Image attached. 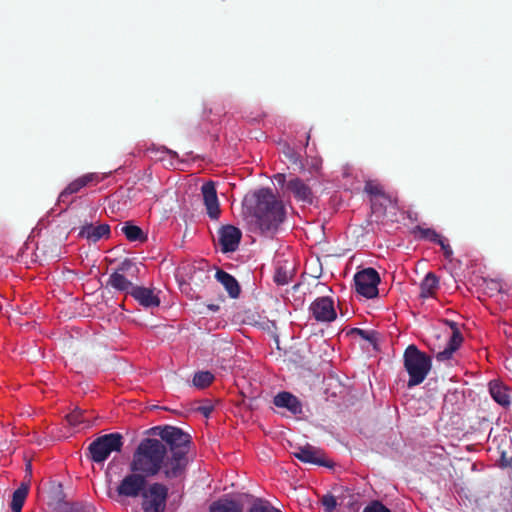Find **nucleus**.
Wrapping results in <instances>:
<instances>
[{"label":"nucleus","mask_w":512,"mask_h":512,"mask_svg":"<svg viewBox=\"0 0 512 512\" xmlns=\"http://www.w3.org/2000/svg\"><path fill=\"white\" fill-rule=\"evenodd\" d=\"M150 431L160 437V441L166 445L167 463L166 472L170 476H180L185 479L189 465V452L192 446V437L181 428L165 425L156 426Z\"/></svg>","instance_id":"obj_1"},{"label":"nucleus","mask_w":512,"mask_h":512,"mask_svg":"<svg viewBox=\"0 0 512 512\" xmlns=\"http://www.w3.org/2000/svg\"><path fill=\"white\" fill-rule=\"evenodd\" d=\"M250 204L255 223L261 234L273 236L286 217L284 204L273 194L270 188H261L245 197Z\"/></svg>","instance_id":"obj_2"},{"label":"nucleus","mask_w":512,"mask_h":512,"mask_svg":"<svg viewBox=\"0 0 512 512\" xmlns=\"http://www.w3.org/2000/svg\"><path fill=\"white\" fill-rule=\"evenodd\" d=\"M167 459L166 445L162 441L156 438H144L133 453L130 471L141 472L149 478L161 473L167 481H183L180 476L168 475Z\"/></svg>","instance_id":"obj_3"},{"label":"nucleus","mask_w":512,"mask_h":512,"mask_svg":"<svg viewBox=\"0 0 512 512\" xmlns=\"http://www.w3.org/2000/svg\"><path fill=\"white\" fill-rule=\"evenodd\" d=\"M403 366L408 373L407 387L420 385L432 368V359L414 344L409 345L403 354Z\"/></svg>","instance_id":"obj_4"},{"label":"nucleus","mask_w":512,"mask_h":512,"mask_svg":"<svg viewBox=\"0 0 512 512\" xmlns=\"http://www.w3.org/2000/svg\"><path fill=\"white\" fill-rule=\"evenodd\" d=\"M124 442L118 432L104 434L93 440L87 448V457L95 463H103L113 453L122 451Z\"/></svg>","instance_id":"obj_5"},{"label":"nucleus","mask_w":512,"mask_h":512,"mask_svg":"<svg viewBox=\"0 0 512 512\" xmlns=\"http://www.w3.org/2000/svg\"><path fill=\"white\" fill-rule=\"evenodd\" d=\"M356 292L361 296L372 299L378 296L380 276L374 268H366L354 276Z\"/></svg>","instance_id":"obj_6"},{"label":"nucleus","mask_w":512,"mask_h":512,"mask_svg":"<svg viewBox=\"0 0 512 512\" xmlns=\"http://www.w3.org/2000/svg\"><path fill=\"white\" fill-rule=\"evenodd\" d=\"M144 512H164L168 497V488L161 483H153L142 493Z\"/></svg>","instance_id":"obj_7"},{"label":"nucleus","mask_w":512,"mask_h":512,"mask_svg":"<svg viewBox=\"0 0 512 512\" xmlns=\"http://www.w3.org/2000/svg\"><path fill=\"white\" fill-rule=\"evenodd\" d=\"M148 476L141 472H131L126 475L117 487V492L120 496L136 498L145 490Z\"/></svg>","instance_id":"obj_8"},{"label":"nucleus","mask_w":512,"mask_h":512,"mask_svg":"<svg viewBox=\"0 0 512 512\" xmlns=\"http://www.w3.org/2000/svg\"><path fill=\"white\" fill-rule=\"evenodd\" d=\"M309 311L318 322H332L337 317L333 299L327 296L316 298L310 304Z\"/></svg>","instance_id":"obj_9"},{"label":"nucleus","mask_w":512,"mask_h":512,"mask_svg":"<svg viewBox=\"0 0 512 512\" xmlns=\"http://www.w3.org/2000/svg\"><path fill=\"white\" fill-rule=\"evenodd\" d=\"M242 232L233 225H225L218 231V241L223 253L234 252L238 249Z\"/></svg>","instance_id":"obj_10"},{"label":"nucleus","mask_w":512,"mask_h":512,"mask_svg":"<svg viewBox=\"0 0 512 512\" xmlns=\"http://www.w3.org/2000/svg\"><path fill=\"white\" fill-rule=\"evenodd\" d=\"M203 203L206 207L207 215L212 220H218L220 217V204L217 196V190L213 181H207L201 186Z\"/></svg>","instance_id":"obj_11"},{"label":"nucleus","mask_w":512,"mask_h":512,"mask_svg":"<svg viewBox=\"0 0 512 512\" xmlns=\"http://www.w3.org/2000/svg\"><path fill=\"white\" fill-rule=\"evenodd\" d=\"M286 189L293 195L298 202L305 204L313 203V192L311 187L298 177L291 178L286 183Z\"/></svg>","instance_id":"obj_12"},{"label":"nucleus","mask_w":512,"mask_h":512,"mask_svg":"<svg viewBox=\"0 0 512 512\" xmlns=\"http://www.w3.org/2000/svg\"><path fill=\"white\" fill-rule=\"evenodd\" d=\"M295 458L299 461L314 465L327 466L330 465L324 460V453L322 450L310 445L306 444L305 446H300L293 452Z\"/></svg>","instance_id":"obj_13"},{"label":"nucleus","mask_w":512,"mask_h":512,"mask_svg":"<svg viewBox=\"0 0 512 512\" xmlns=\"http://www.w3.org/2000/svg\"><path fill=\"white\" fill-rule=\"evenodd\" d=\"M100 178L96 173H87L78 177L71 183L67 185V187L60 193L58 201L61 203H65L68 196L79 192L82 188L86 187L92 182H99Z\"/></svg>","instance_id":"obj_14"},{"label":"nucleus","mask_w":512,"mask_h":512,"mask_svg":"<svg viewBox=\"0 0 512 512\" xmlns=\"http://www.w3.org/2000/svg\"><path fill=\"white\" fill-rule=\"evenodd\" d=\"M141 306L145 308H155L160 305V298L154 294L153 289L137 286L135 285L134 289L130 294Z\"/></svg>","instance_id":"obj_15"},{"label":"nucleus","mask_w":512,"mask_h":512,"mask_svg":"<svg viewBox=\"0 0 512 512\" xmlns=\"http://www.w3.org/2000/svg\"><path fill=\"white\" fill-rule=\"evenodd\" d=\"M110 233V226L108 224H100L97 226L86 224L81 227L79 235L95 243L103 238H109Z\"/></svg>","instance_id":"obj_16"},{"label":"nucleus","mask_w":512,"mask_h":512,"mask_svg":"<svg viewBox=\"0 0 512 512\" xmlns=\"http://www.w3.org/2000/svg\"><path fill=\"white\" fill-rule=\"evenodd\" d=\"M273 403L277 407L286 408L294 415L302 413V405L300 401L290 392L284 391L278 393L274 397Z\"/></svg>","instance_id":"obj_17"},{"label":"nucleus","mask_w":512,"mask_h":512,"mask_svg":"<svg viewBox=\"0 0 512 512\" xmlns=\"http://www.w3.org/2000/svg\"><path fill=\"white\" fill-rule=\"evenodd\" d=\"M216 280L221 283L231 298H237L240 294V286L234 276L224 270H217L215 274Z\"/></svg>","instance_id":"obj_18"},{"label":"nucleus","mask_w":512,"mask_h":512,"mask_svg":"<svg viewBox=\"0 0 512 512\" xmlns=\"http://www.w3.org/2000/svg\"><path fill=\"white\" fill-rule=\"evenodd\" d=\"M107 286L118 292H124L129 295L135 287V285L130 280H128L125 275H122V273L118 272H112L109 275Z\"/></svg>","instance_id":"obj_19"},{"label":"nucleus","mask_w":512,"mask_h":512,"mask_svg":"<svg viewBox=\"0 0 512 512\" xmlns=\"http://www.w3.org/2000/svg\"><path fill=\"white\" fill-rule=\"evenodd\" d=\"M364 191L371 196L372 209H376L379 200L391 202V197L386 194L383 187L373 181H367L364 186Z\"/></svg>","instance_id":"obj_20"},{"label":"nucleus","mask_w":512,"mask_h":512,"mask_svg":"<svg viewBox=\"0 0 512 512\" xmlns=\"http://www.w3.org/2000/svg\"><path fill=\"white\" fill-rule=\"evenodd\" d=\"M439 289V278L435 273L429 272L420 283V297L423 299L434 297Z\"/></svg>","instance_id":"obj_21"},{"label":"nucleus","mask_w":512,"mask_h":512,"mask_svg":"<svg viewBox=\"0 0 512 512\" xmlns=\"http://www.w3.org/2000/svg\"><path fill=\"white\" fill-rule=\"evenodd\" d=\"M29 480L23 481L21 485L13 492L12 501L10 504L11 510L13 512H21L22 507L25 503L27 495L29 493Z\"/></svg>","instance_id":"obj_22"},{"label":"nucleus","mask_w":512,"mask_h":512,"mask_svg":"<svg viewBox=\"0 0 512 512\" xmlns=\"http://www.w3.org/2000/svg\"><path fill=\"white\" fill-rule=\"evenodd\" d=\"M489 392L491 397L501 406L506 407L510 404V396L504 385L497 382H490Z\"/></svg>","instance_id":"obj_23"},{"label":"nucleus","mask_w":512,"mask_h":512,"mask_svg":"<svg viewBox=\"0 0 512 512\" xmlns=\"http://www.w3.org/2000/svg\"><path fill=\"white\" fill-rule=\"evenodd\" d=\"M209 512H242V508L236 501L225 499L213 502Z\"/></svg>","instance_id":"obj_24"},{"label":"nucleus","mask_w":512,"mask_h":512,"mask_svg":"<svg viewBox=\"0 0 512 512\" xmlns=\"http://www.w3.org/2000/svg\"><path fill=\"white\" fill-rule=\"evenodd\" d=\"M412 234L416 239L419 240H427L433 243H436L437 241H440V234H438L434 229L432 228H424L420 225H417L413 228Z\"/></svg>","instance_id":"obj_25"},{"label":"nucleus","mask_w":512,"mask_h":512,"mask_svg":"<svg viewBox=\"0 0 512 512\" xmlns=\"http://www.w3.org/2000/svg\"><path fill=\"white\" fill-rule=\"evenodd\" d=\"M122 232L129 241H144L146 239L142 229L133 224L126 223L122 227Z\"/></svg>","instance_id":"obj_26"},{"label":"nucleus","mask_w":512,"mask_h":512,"mask_svg":"<svg viewBox=\"0 0 512 512\" xmlns=\"http://www.w3.org/2000/svg\"><path fill=\"white\" fill-rule=\"evenodd\" d=\"M214 380V375L209 371H200L195 373L193 377V385L203 389L208 387Z\"/></svg>","instance_id":"obj_27"},{"label":"nucleus","mask_w":512,"mask_h":512,"mask_svg":"<svg viewBox=\"0 0 512 512\" xmlns=\"http://www.w3.org/2000/svg\"><path fill=\"white\" fill-rule=\"evenodd\" d=\"M451 327L453 332L446 346L449 347L450 350L456 351L463 342V336L459 329L456 327L455 323H452Z\"/></svg>","instance_id":"obj_28"},{"label":"nucleus","mask_w":512,"mask_h":512,"mask_svg":"<svg viewBox=\"0 0 512 512\" xmlns=\"http://www.w3.org/2000/svg\"><path fill=\"white\" fill-rule=\"evenodd\" d=\"M113 272L122 273V275H125L126 273H131L133 275L135 272H138V268L131 259L126 258L118 265V267Z\"/></svg>","instance_id":"obj_29"},{"label":"nucleus","mask_w":512,"mask_h":512,"mask_svg":"<svg viewBox=\"0 0 512 512\" xmlns=\"http://www.w3.org/2000/svg\"><path fill=\"white\" fill-rule=\"evenodd\" d=\"M291 278V274L284 269L283 267L277 268L275 275H274V281L278 285H286L289 283Z\"/></svg>","instance_id":"obj_30"},{"label":"nucleus","mask_w":512,"mask_h":512,"mask_svg":"<svg viewBox=\"0 0 512 512\" xmlns=\"http://www.w3.org/2000/svg\"><path fill=\"white\" fill-rule=\"evenodd\" d=\"M321 504L326 512H333L337 506V501L334 495L326 494L321 498Z\"/></svg>","instance_id":"obj_31"},{"label":"nucleus","mask_w":512,"mask_h":512,"mask_svg":"<svg viewBox=\"0 0 512 512\" xmlns=\"http://www.w3.org/2000/svg\"><path fill=\"white\" fill-rule=\"evenodd\" d=\"M67 421L72 426H78L86 421L81 411H73L66 416Z\"/></svg>","instance_id":"obj_32"},{"label":"nucleus","mask_w":512,"mask_h":512,"mask_svg":"<svg viewBox=\"0 0 512 512\" xmlns=\"http://www.w3.org/2000/svg\"><path fill=\"white\" fill-rule=\"evenodd\" d=\"M363 512H391L385 505H383L379 501H373L369 505H367Z\"/></svg>","instance_id":"obj_33"},{"label":"nucleus","mask_w":512,"mask_h":512,"mask_svg":"<svg viewBox=\"0 0 512 512\" xmlns=\"http://www.w3.org/2000/svg\"><path fill=\"white\" fill-rule=\"evenodd\" d=\"M352 333H355V334L359 335L362 339L367 340L369 342H373L374 339H375V333L374 332L366 331V330H363V329H360V328L352 329Z\"/></svg>","instance_id":"obj_34"},{"label":"nucleus","mask_w":512,"mask_h":512,"mask_svg":"<svg viewBox=\"0 0 512 512\" xmlns=\"http://www.w3.org/2000/svg\"><path fill=\"white\" fill-rule=\"evenodd\" d=\"M436 244L440 245L445 258H450L452 256V248L442 236H440V241H437Z\"/></svg>","instance_id":"obj_35"},{"label":"nucleus","mask_w":512,"mask_h":512,"mask_svg":"<svg viewBox=\"0 0 512 512\" xmlns=\"http://www.w3.org/2000/svg\"><path fill=\"white\" fill-rule=\"evenodd\" d=\"M454 352H455L454 350H450V348L446 346V347L444 348V350H442V351H440L439 353H437V355H436V359H437L438 361H446V360H449V359H451V357H452V355H453V353H454Z\"/></svg>","instance_id":"obj_36"},{"label":"nucleus","mask_w":512,"mask_h":512,"mask_svg":"<svg viewBox=\"0 0 512 512\" xmlns=\"http://www.w3.org/2000/svg\"><path fill=\"white\" fill-rule=\"evenodd\" d=\"M249 512H281L280 510L267 506H253Z\"/></svg>","instance_id":"obj_37"},{"label":"nucleus","mask_w":512,"mask_h":512,"mask_svg":"<svg viewBox=\"0 0 512 512\" xmlns=\"http://www.w3.org/2000/svg\"><path fill=\"white\" fill-rule=\"evenodd\" d=\"M287 157L290 159V161L292 163L299 164L300 168H302V164H301V161H300V156L295 151L289 149V152L287 153Z\"/></svg>","instance_id":"obj_38"},{"label":"nucleus","mask_w":512,"mask_h":512,"mask_svg":"<svg viewBox=\"0 0 512 512\" xmlns=\"http://www.w3.org/2000/svg\"><path fill=\"white\" fill-rule=\"evenodd\" d=\"M393 203V199L391 198V202H385L383 200H379L378 201V205H377V208L376 209H373L374 212H378L380 210H382L383 213H385V210L387 208V205L389 204H392Z\"/></svg>","instance_id":"obj_39"},{"label":"nucleus","mask_w":512,"mask_h":512,"mask_svg":"<svg viewBox=\"0 0 512 512\" xmlns=\"http://www.w3.org/2000/svg\"><path fill=\"white\" fill-rule=\"evenodd\" d=\"M198 411L201 414H203L205 417H209V415L213 411V406H211V405L201 406V407L198 408Z\"/></svg>","instance_id":"obj_40"},{"label":"nucleus","mask_w":512,"mask_h":512,"mask_svg":"<svg viewBox=\"0 0 512 512\" xmlns=\"http://www.w3.org/2000/svg\"><path fill=\"white\" fill-rule=\"evenodd\" d=\"M26 473L27 474H26L25 478H27V480L30 481V478H31V475H32V464H31V462H28L26 464Z\"/></svg>","instance_id":"obj_41"},{"label":"nucleus","mask_w":512,"mask_h":512,"mask_svg":"<svg viewBox=\"0 0 512 512\" xmlns=\"http://www.w3.org/2000/svg\"><path fill=\"white\" fill-rule=\"evenodd\" d=\"M321 166V160L320 159H315L312 163V168L317 171Z\"/></svg>","instance_id":"obj_42"},{"label":"nucleus","mask_w":512,"mask_h":512,"mask_svg":"<svg viewBox=\"0 0 512 512\" xmlns=\"http://www.w3.org/2000/svg\"><path fill=\"white\" fill-rule=\"evenodd\" d=\"M276 179H277L279 184H284L285 183V175L284 174H278L276 176Z\"/></svg>","instance_id":"obj_43"},{"label":"nucleus","mask_w":512,"mask_h":512,"mask_svg":"<svg viewBox=\"0 0 512 512\" xmlns=\"http://www.w3.org/2000/svg\"><path fill=\"white\" fill-rule=\"evenodd\" d=\"M209 309L212 310V311H218L219 310V306L218 305H209Z\"/></svg>","instance_id":"obj_44"},{"label":"nucleus","mask_w":512,"mask_h":512,"mask_svg":"<svg viewBox=\"0 0 512 512\" xmlns=\"http://www.w3.org/2000/svg\"><path fill=\"white\" fill-rule=\"evenodd\" d=\"M309 140H310V132H308L306 135V144H305L306 146L308 145Z\"/></svg>","instance_id":"obj_45"},{"label":"nucleus","mask_w":512,"mask_h":512,"mask_svg":"<svg viewBox=\"0 0 512 512\" xmlns=\"http://www.w3.org/2000/svg\"><path fill=\"white\" fill-rule=\"evenodd\" d=\"M168 153L171 154L172 156H176L177 155L176 152H173V151H170V150L168 151Z\"/></svg>","instance_id":"obj_46"}]
</instances>
